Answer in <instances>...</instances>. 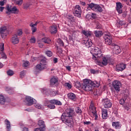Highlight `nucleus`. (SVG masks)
Here are the masks:
<instances>
[{"label":"nucleus","mask_w":131,"mask_h":131,"mask_svg":"<svg viewBox=\"0 0 131 131\" xmlns=\"http://www.w3.org/2000/svg\"><path fill=\"white\" fill-rule=\"evenodd\" d=\"M91 53L92 54L93 56V59L94 60L99 61L98 58H100L101 57H103V53H102L101 49L98 47H95L93 50L91 51Z\"/></svg>","instance_id":"1"},{"label":"nucleus","mask_w":131,"mask_h":131,"mask_svg":"<svg viewBox=\"0 0 131 131\" xmlns=\"http://www.w3.org/2000/svg\"><path fill=\"white\" fill-rule=\"evenodd\" d=\"M93 85H92V80L85 79L83 80V83L82 84V89L85 92L92 91Z\"/></svg>","instance_id":"2"},{"label":"nucleus","mask_w":131,"mask_h":131,"mask_svg":"<svg viewBox=\"0 0 131 131\" xmlns=\"http://www.w3.org/2000/svg\"><path fill=\"white\" fill-rule=\"evenodd\" d=\"M74 113V111L71 108L67 110L64 112L61 115V120H66V119H69L70 118H72L73 114Z\"/></svg>","instance_id":"3"},{"label":"nucleus","mask_w":131,"mask_h":131,"mask_svg":"<svg viewBox=\"0 0 131 131\" xmlns=\"http://www.w3.org/2000/svg\"><path fill=\"white\" fill-rule=\"evenodd\" d=\"M36 68L37 70H39V71H42V70L47 69V68H48V66H47V58L46 57H43L41 59L40 64H37L36 66Z\"/></svg>","instance_id":"4"},{"label":"nucleus","mask_w":131,"mask_h":131,"mask_svg":"<svg viewBox=\"0 0 131 131\" xmlns=\"http://www.w3.org/2000/svg\"><path fill=\"white\" fill-rule=\"evenodd\" d=\"M6 10H7V11H6V14L7 15H11V14H18L19 13V10L16 7V6H14L13 7H12V6L7 5L6 7Z\"/></svg>","instance_id":"5"},{"label":"nucleus","mask_w":131,"mask_h":131,"mask_svg":"<svg viewBox=\"0 0 131 131\" xmlns=\"http://www.w3.org/2000/svg\"><path fill=\"white\" fill-rule=\"evenodd\" d=\"M49 103L50 104L47 105V106L48 108H50V109H55V108H56L55 105H57L58 106H61V105H62V102H61V101L56 99L50 100Z\"/></svg>","instance_id":"6"},{"label":"nucleus","mask_w":131,"mask_h":131,"mask_svg":"<svg viewBox=\"0 0 131 131\" xmlns=\"http://www.w3.org/2000/svg\"><path fill=\"white\" fill-rule=\"evenodd\" d=\"M38 125H39V128H36L34 131H46V124H45V121L39 120L38 121Z\"/></svg>","instance_id":"7"},{"label":"nucleus","mask_w":131,"mask_h":131,"mask_svg":"<svg viewBox=\"0 0 131 131\" xmlns=\"http://www.w3.org/2000/svg\"><path fill=\"white\" fill-rule=\"evenodd\" d=\"M102 103L104 108H111L112 107V102L110 101V99L104 98L102 100Z\"/></svg>","instance_id":"8"},{"label":"nucleus","mask_w":131,"mask_h":131,"mask_svg":"<svg viewBox=\"0 0 131 131\" xmlns=\"http://www.w3.org/2000/svg\"><path fill=\"white\" fill-rule=\"evenodd\" d=\"M73 13L76 17H78V18L81 17V8L79 5L76 6V7L74 9Z\"/></svg>","instance_id":"9"},{"label":"nucleus","mask_w":131,"mask_h":131,"mask_svg":"<svg viewBox=\"0 0 131 131\" xmlns=\"http://www.w3.org/2000/svg\"><path fill=\"white\" fill-rule=\"evenodd\" d=\"M112 85L116 92H119L120 91V88H121V83L120 81H114L112 83Z\"/></svg>","instance_id":"10"},{"label":"nucleus","mask_w":131,"mask_h":131,"mask_svg":"<svg viewBox=\"0 0 131 131\" xmlns=\"http://www.w3.org/2000/svg\"><path fill=\"white\" fill-rule=\"evenodd\" d=\"M64 123H66L69 127H73L74 126V122H73V119L72 118H70V119H67L66 120H62Z\"/></svg>","instance_id":"11"},{"label":"nucleus","mask_w":131,"mask_h":131,"mask_svg":"<svg viewBox=\"0 0 131 131\" xmlns=\"http://www.w3.org/2000/svg\"><path fill=\"white\" fill-rule=\"evenodd\" d=\"M105 43L107 46H111L112 47V38L108 35H105L104 37Z\"/></svg>","instance_id":"12"},{"label":"nucleus","mask_w":131,"mask_h":131,"mask_svg":"<svg viewBox=\"0 0 131 131\" xmlns=\"http://www.w3.org/2000/svg\"><path fill=\"white\" fill-rule=\"evenodd\" d=\"M126 68V64L121 63L116 66V71H117V72H119V71H123V70H124V69H125Z\"/></svg>","instance_id":"13"},{"label":"nucleus","mask_w":131,"mask_h":131,"mask_svg":"<svg viewBox=\"0 0 131 131\" xmlns=\"http://www.w3.org/2000/svg\"><path fill=\"white\" fill-rule=\"evenodd\" d=\"M112 47H114L113 48V49L117 55H118V54L121 53V49H120V47L118 46V45H115V43H112Z\"/></svg>","instance_id":"14"},{"label":"nucleus","mask_w":131,"mask_h":131,"mask_svg":"<svg viewBox=\"0 0 131 131\" xmlns=\"http://www.w3.org/2000/svg\"><path fill=\"white\" fill-rule=\"evenodd\" d=\"M123 6H122V4L120 2H118L116 3V10L119 14H122V8Z\"/></svg>","instance_id":"15"},{"label":"nucleus","mask_w":131,"mask_h":131,"mask_svg":"<svg viewBox=\"0 0 131 131\" xmlns=\"http://www.w3.org/2000/svg\"><path fill=\"white\" fill-rule=\"evenodd\" d=\"M5 45L4 43H2L1 46H0V54L2 57V58H3L4 59H7V55H6V53H5V52H4V51H5V47H4Z\"/></svg>","instance_id":"16"},{"label":"nucleus","mask_w":131,"mask_h":131,"mask_svg":"<svg viewBox=\"0 0 131 131\" xmlns=\"http://www.w3.org/2000/svg\"><path fill=\"white\" fill-rule=\"evenodd\" d=\"M25 100L27 102V106H31L33 105V98L30 96H26Z\"/></svg>","instance_id":"17"},{"label":"nucleus","mask_w":131,"mask_h":131,"mask_svg":"<svg viewBox=\"0 0 131 131\" xmlns=\"http://www.w3.org/2000/svg\"><path fill=\"white\" fill-rule=\"evenodd\" d=\"M11 42L13 45H17V43H19V38H18L17 34H15L14 36L11 38Z\"/></svg>","instance_id":"18"},{"label":"nucleus","mask_w":131,"mask_h":131,"mask_svg":"<svg viewBox=\"0 0 131 131\" xmlns=\"http://www.w3.org/2000/svg\"><path fill=\"white\" fill-rule=\"evenodd\" d=\"M7 31V28H0V33L1 34V36L2 38H5L6 36H7V34L5 33Z\"/></svg>","instance_id":"19"},{"label":"nucleus","mask_w":131,"mask_h":131,"mask_svg":"<svg viewBox=\"0 0 131 131\" xmlns=\"http://www.w3.org/2000/svg\"><path fill=\"white\" fill-rule=\"evenodd\" d=\"M50 32L51 34H56L57 33V26H51L50 27Z\"/></svg>","instance_id":"20"},{"label":"nucleus","mask_w":131,"mask_h":131,"mask_svg":"<svg viewBox=\"0 0 131 131\" xmlns=\"http://www.w3.org/2000/svg\"><path fill=\"white\" fill-rule=\"evenodd\" d=\"M107 112L108 111L107 110H105V109L102 110V117L103 119H107V115H108Z\"/></svg>","instance_id":"21"},{"label":"nucleus","mask_w":131,"mask_h":131,"mask_svg":"<svg viewBox=\"0 0 131 131\" xmlns=\"http://www.w3.org/2000/svg\"><path fill=\"white\" fill-rule=\"evenodd\" d=\"M94 11L95 12H99V13H101V12H103V9H102V7L100 6V5H96V6L95 7Z\"/></svg>","instance_id":"22"},{"label":"nucleus","mask_w":131,"mask_h":131,"mask_svg":"<svg viewBox=\"0 0 131 131\" xmlns=\"http://www.w3.org/2000/svg\"><path fill=\"white\" fill-rule=\"evenodd\" d=\"M94 34L96 37H101V36L104 34L102 31H95Z\"/></svg>","instance_id":"23"},{"label":"nucleus","mask_w":131,"mask_h":131,"mask_svg":"<svg viewBox=\"0 0 131 131\" xmlns=\"http://www.w3.org/2000/svg\"><path fill=\"white\" fill-rule=\"evenodd\" d=\"M68 97L69 99H70L71 100H73V101H75V94L72 93H69L68 94Z\"/></svg>","instance_id":"24"},{"label":"nucleus","mask_w":131,"mask_h":131,"mask_svg":"<svg viewBox=\"0 0 131 131\" xmlns=\"http://www.w3.org/2000/svg\"><path fill=\"white\" fill-rule=\"evenodd\" d=\"M91 84L93 88H99L100 86V82L97 81H91Z\"/></svg>","instance_id":"25"},{"label":"nucleus","mask_w":131,"mask_h":131,"mask_svg":"<svg viewBox=\"0 0 131 131\" xmlns=\"http://www.w3.org/2000/svg\"><path fill=\"white\" fill-rule=\"evenodd\" d=\"M5 103H6V99L5 97L2 95H0V104L1 105H4Z\"/></svg>","instance_id":"26"},{"label":"nucleus","mask_w":131,"mask_h":131,"mask_svg":"<svg viewBox=\"0 0 131 131\" xmlns=\"http://www.w3.org/2000/svg\"><path fill=\"white\" fill-rule=\"evenodd\" d=\"M51 81V84L52 85H54V84H56L57 82H58V79L55 77H53L50 80Z\"/></svg>","instance_id":"27"},{"label":"nucleus","mask_w":131,"mask_h":131,"mask_svg":"<svg viewBox=\"0 0 131 131\" xmlns=\"http://www.w3.org/2000/svg\"><path fill=\"white\" fill-rule=\"evenodd\" d=\"M6 124L7 125V128L8 131L11 130V123H10V121L8 120V119L5 120Z\"/></svg>","instance_id":"28"},{"label":"nucleus","mask_w":131,"mask_h":131,"mask_svg":"<svg viewBox=\"0 0 131 131\" xmlns=\"http://www.w3.org/2000/svg\"><path fill=\"white\" fill-rule=\"evenodd\" d=\"M82 33L84 34V35H85V36H86L87 37H89V36H91V35H92V32L90 31H83Z\"/></svg>","instance_id":"29"},{"label":"nucleus","mask_w":131,"mask_h":131,"mask_svg":"<svg viewBox=\"0 0 131 131\" xmlns=\"http://www.w3.org/2000/svg\"><path fill=\"white\" fill-rule=\"evenodd\" d=\"M42 41L45 43H50L51 39L50 38L44 37L42 38Z\"/></svg>","instance_id":"30"},{"label":"nucleus","mask_w":131,"mask_h":131,"mask_svg":"<svg viewBox=\"0 0 131 131\" xmlns=\"http://www.w3.org/2000/svg\"><path fill=\"white\" fill-rule=\"evenodd\" d=\"M57 43H58L60 47H64V42H63V40L61 39V38L57 39Z\"/></svg>","instance_id":"31"},{"label":"nucleus","mask_w":131,"mask_h":131,"mask_svg":"<svg viewBox=\"0 0 131 131\" xmlns=\"http://www.w3.org/2000/svg\"><path fill=\"white\" fill-rule=\"evenodd\" d=\"M112 126H114L115 128H118V127H120V124L119 123V122H113L112 123Z\"/></svg>","instance_id":"32"},{"label":"nucleus","mask_w":131,"mask_h":131,"mask_svg":"<svg viewBox=\"0 0 131 131\" xmlns=\"http://www.w3.org/2000/svg\"><path fill=\"white\" fill-rule=\"evenodd\" d=\"M88 8H90V9H92L93 11H95V7H96L97 4H95L94 3H91L90 4H88Z\"/></svg>","instance_id":"33"},{"label":"nucleus","mask_w":131,"mask_h":131,"mask_svg":"<svg viewBox=\"0 0 131 131\" xmlns=\"http://www.w3.org/2000/svg\"><path fill=\"white\" fill-rule=\"evenodd\" d=\"M92 110H93L92 112L93 115L95 117V120H97V119H98V115L97 114V111H96V108H92Z\"/></svg>","instance_id":"34"},{"label":"nucleus","mask_w":131,"mask_h":131,"mask_svg":"<svg viewBox=\"0 0 131 131\" xmlns=\"http://www.w3.org/2000/svg\"><path fill=\"white\" fill-rule=\"evenodd\" d=\"M102 64L104 66H106V65L108 64V60H107V59L106 58V57L102 58Z\"/></svg>","instance_id":"35"},{"label":"nucleus","mask_w":131,"mask_h":131,"mask_svg":"<svg viewBox=\"0 0 131 131\" xmlns=\"http://www.w3.org/2000/svg\"><path fill=\"white\" fill-rule=\"evenodd\" d=\"M67 18L69 19V20H70L71 22H75V17H74V16L70 15Z\"/></svg>","instance_id":"36"},{"label":"nucleus","mask_w":131,"mask_h":131,"mask_svg":"<svg viewBox=\"0 0 131 131\" xmlns=\"http://www.w3.org/2000/svg\"><path fill=\"white\" fill-rule=\"evenodd\" d=\"M7 73L9 76H12L14 75V71H13L12 70H8V71L7 72Z\"/></svg>","instance_id":"37"},{"label":"nucleus","mask_w":131,"mask_h":131,"mask_svg":"<svg viewBox=\"0 0 131 131\" xmlns=\"http://www.w3.org/2000/svg\"><path fill=\"white\" fill-rule=\"evenodd\" d=\"M14 2H15L16 4L18 6H21L23 4V0H14Z\"/></svg>","instance_id":"38"},{"label":"nucleus","mask_w":131,"mask_h":131,"mask_svg":"<svg viewBox=\"0 0 131 131\" xmlns=\"http://www.w3.org/2000/svg\"><path fill=\"white\" fill-rule=\"evenodd\" d=\"M93 46V42L92 41H89V40L87 41V42H86V48H91Z\"/></svg>","instance_id":"39"},{"label":"nucleus","mask_w":131,"mask_h":131,"mask_svg":"<svg viewBox=\"0 0 131 131\" xmlns=\"http://www.w3.org/2000/svg\"><path fill=\"white\" fill-rule=\"evenodd\" d=\"M76 113H77L78 114H81L82 111H81V109H80V107H76L75 109Z\"/></svg>","instance_id":"40"},{"label":"nucleus","mask_w":131,"mask_h":131,"mask_svg":"<svg viewBox=\"0 0 131 131\" xmlns=\"http://www.w3.org/2000/svg\"><path fill=\"white\" fill-rule=\"evenodd\" d=\"M64 86H65L66 88H68V89H69L70 90V89H71V88H72V85L69 83H64Z\"/></svg>","instance_id":"41"},{"label":"nucleus","mask_w":131,"mask_h":131,"mask_svg":"<svg viewBox=\"0 0 131 131\" xmlns=\"http://www.w3.org/2000/svg\"><path fill=\"white\" fill-rule=\"evenodd\" d=\"M75 85L77 86V88H82V85H81V83H80V82L79 81H76L75 83Z\"/></svg>","instance_id":"42"},{"label":"nucleus","mask_w":131,"mask_h":131,"mask_svg":"<svg viewBox=\"0 0 131 131\" xmlns=\"http://www.w3.org/2000/svg\"><path fill=\"white\" fill-rule=\"evenodd\" d=\"M46 55H47V56L48 57H52V56L53 55V53H52V51H46Z\"/></svg>","instance_id":"43"},{"label":"nucleus","mask_w":131,"mask_h":131,"mask_svg":"<svg viewBox=\"0 0 131 131\" xmlns=\"http://www.w3.org/2000/svg\"><path fill=\"white\" fill-rule=\"evenodd\" d=\"M42 92L45 95H49V90L46 88H44L42 89Z\"/></svg>","instance_id":"44"},{"label":"nucleus","mask_w":131,"mask_h":131,"mask_svg":"<svg viewBox=\"0 0 131 131\" xmlns=\"http://www.w3.org/2000/svg\"><path fill=\"white\" fill-rule=\"evenodd\" d=\"M29 7H30L29 3H25V4H24V9H25V10L28 9Z\"/></svg>","instance_id":"45"},{"label":"nucleus","mask_w":131,"mask_h":131,"mask_svg":"<svg viewBox=\"0 0 131 131\" xmlns=\"http://www.w3.org/2000/svg\"><path fill=\"white\" fill-rule=\"evenodd\" d=\"M126 99L124 100V99H121L119 101V103L121 105H123L124 103H125V101Z\"/></svg>","instance_id":"46"},{"label":"nucleus","mask_w":131,"mask_h":131,"mask_svg":"<svg viewBox=\"0 0 131 131\" xmlns=\"http://www.w3.org/2000/svg\"><path fill=\"white\" fill-rule=\"evenodd\" d=\"M24 67H27V66H29V61H26L25 62L23 63Z\"/></svg>","instance_id":"47"},{"label":"nucleus","mask_w":131,"mask_h":131,"mask_svg":"<svg viewBox=\"0 0 131 131\" xmlns=\"http://www.w3.org/2000/svg\"><path fill=\"white\" fill-rule=\"evenodd\" d=\"M32 30V34H34V32H36V30H37V29H36V27L35 28H31Z\"/></svg>","instance_id":"48"},{"label":"nucleus","mask_w":131,"mask_h":131,"mask_svg":"<svg viewBox=\"0 0 131 131\" xmlns=\"http://www.w3.org/2000/svg\"><path fill=\"white\" fill-rule=\"evenodd\" d=\"M23 32H22V31H18L17 32V34H17V36H20V35H22Z\"/></svg>","instance_id":"49"},{"label":"nucleus","mask_w":131,"mask_h":131,"mask_svg":"<svg viewBox=\"0 0 131 131\" xmlns=\"http://www.w3.org/2000/svg\"><path fill=\"white\" fill-rule=\"evenodd\" d=\"M56 48H57V50H58V53H59V54H61V53H62L63 52L62 48H59L58 47H57Z\"/></svg>","instance_id":"50"},{"label":"nucleus","mask_w":131,"mask_h":131,"mask_svg":"<svg viewBox=\"0 0 131 131\" xmlns=\"http://www.w3.org/2000/svg\"><path fill=\"white\" fill-rule=\"evenodd\" d=\"M25 76V71H23L22 72H20V77H24V76Z\"/></svg>","instance_id":"51"},{"label":"nucleus","mask_w":131,"mask_h":131,"mask_svg":"<svg viewBox=\"0 0 131 131\" xmlns=\"http://www.w3.org/2000/svg\"><path fill=\"white\" fill-rule=\"evenodd\" d=\"M35 38H32L30 39L31 43H35Z\"/></svg>","instance_id":"52"},{"label":"nucleus","mask_w":131,"mask_h":131,"mask_svg":"<svg viewBox=\"0 0 131 131\" xmlns=\"http://www.w3.org/2000/svg\"><path fill=\"white\" fill-rule=\"evenodd\" d=\"M127 15V12L126 11H124L123 14H122V16L123 18H125Z\"/></svg>","instance_id":"53"},{"label":"nucleus","mask_w":131,"mask_h":131,"mask_svg":"<svg viewBox=\"0 0 131 131\" xmlns=\"http://www.w3.org/2000/svg\"><path fill=\"white\" fill-rule=\"evenodd\" d=\"M92 18H93V19H96L97 18V14L95 13H92V15H91Z\"/></svg>","instance_id":"54"},{"label":"nucleus","mask_w":131,"mask_h":131,"mask_svg":"<svg viewBox=\"0 0 131 131\" xmlns=\"http://www.w3.org/2000/svg\"><path fill=\"white\" fill-rule=\"evenodd\" d=\"M84 124H86V125H89V124H91L90 121H84L83 122Z\"/></svg>","instance_id":"55"},{"label":"nucleus","mask_w":131,"mask_h":131,"mask_svg":"<svg viewBox=\"0 0 131 131\" xmlns=\"http://www.w3.org/2000/svg\"><path fill=\"white\" fill-rule=\"evenodd\" d=\"M53 62L54 63H58V58H54L53 59Z\"/></svg>","instance_id":"56"},{"label":"nucleus","mask_w":131,"mask_h":131,"mask_svg":"<svg viewBox=\"0 0 131 131\" xmlns=\"http://www.w3.org/2000/svg\"><path fill=\"white\" fill-rule=\"evenodd\" d=\"M90 71L91 73H92L93 74H95V73H96V71H95L94 69L90 70Z\"/></svg>","instance_id":"57"},{"label":"nucleus","mask_w":131,"mask_h":131,"mask_svg":"<svg viewBox=\"0 0 131 131\" xmlns=\"http://www.w3.org/2000/svg\"><path fill=\"white\" fill-rule=\"evenodd\" d=\"M30 26L31 27H32V28H35V26L34 25V24H33V23H31V24H30Z\"/></svg>","instance_id":"58"},{"label":"nucleus","mask_w":131,"mask_h":131,"mask_svg":"<svg viewBox=\"0 0 131 131\" xmlns=\"http://www.w3.org/2000/svg\"><path fill=\"white\" fill-rule=\"evenodd\" d=\"M68 60H69L70 61H71V60H73V59L72 58V56H71V55L68 56Z\"/></svg>","instance_id":"59"},{"label":"nucleus","mask_w":131,"mask_h":131,"mask_svg":"<svg viewBox=\"0 0 131 131\" xmlns=\"http://www.w3.org/2000/svg\"><path fill=\"white\" fill-rule=\"evenodd\" d=\"M23 131H29V130H28V128L26 127H24L23 128Z\"/></svg>","instance_id":"60"},{"label":"nucleus","mask_w":131,"mask_h":131,"mask_svg":"<svg viewBox=\"0 0 131 131\" xmlns=\"http://www.w3.org/2000/svg\"><path fill=\"white\" fill-rule=\"evenodd\" d=\"M80 4L82 5V6H85V2H80Z\"/></svg>","instance_id":"61"},{"label":"nucleus","mask_w":131,"mask_h":131,"mask_svg":"<svg viewBox=\"0 0 131 131\" xmlns=\"http://www.w3.org/2000/svg\"><path fill=\"white\" fill-rule=\"evenodd\" d=\"M66 68H67V70H68L69 71H71V68L70 67V66L66 67Z\"/></svg>","instance_id":"62"},{"label":"nucleus","mask_w":131,"mask_h":131,"mask_svg":"<svg viewBox=\"0 0 131 131\" xmlns=\"http://www.w3.org/2000/svg\"><path fill=\"white\" fill-rule=\"evenodd\" d=\"M119 24H120V25H123V24H124V23H123V21H119Z\"/></svg>","instance_id":"63"},{"label":"nucleus","mask_w":131,"mask_h":131,"mask_svg":"<svg viewBox=\"0 0 131 131\" xmlns=\"http://www.w3.org/2000/svg\"><path fill=\"white\" fill-rule=\"evenodd\" d=\"M125 110H126V111H128V110H129V107L128 106H125Z\"/></svg>","instance_id":"64"}]
</instances>
